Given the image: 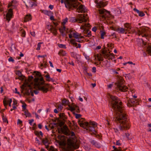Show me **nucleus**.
Listing matches in <instances>:
<instances>
[{
	"label": "nucleus",
	"mask_w": 151,
	"mask_h": 151,
	"mask_svg": "<svg viewBox=\"0 0 151 151\" xmlns=\"http://www.w3.org/2000/svg\"><path fill=\"white\" fill-rule=\"evenodd\" d=\"M127 102V105L129 107L134 106L135 104L137 103L136 100L133 99H129L128 100Z\"/></svg>",
	"instance_id": "f8f14e48"
},
{
	"label": "nucleus",
	"mask_w": 151,
	"mask_h": 151,
	"mask_svg": "<svg viewBox=\"0 0 151 151\" xmlns=\"http://www.w3.org/2000/svg\"><path fill=\"white\" fill-rule=\"evenodd\" d=\"M24 115L26 116V117H29L31 116V115L30 113L28 110H26L24 111Z\"/></svg>",
	"instance_id": "c85d7f7f"
},
{
	"label": "nucleus",
	"mask_w": 151,
	"mask_h": 151,
	"mask_svg": "<svg viewBox=\"0 0 151 151\" xmlns=\"http://www.w3.org/2000/svg\"><path fill=\"white\" fill-rule=\"evenodd\" d=\"M32 91V90L31 89H29L27 90H26L25 93V94L28 96L29 95Z\"/></svg>",
	"instance_id": "ea45409f"
},
{
	"label": "nucleus",
	"mask_w": 151,
	"mask_h": 151,
	"mask_svg": "<svg viewBox=\"0 0 151 151\" xmlns=\"http://www.w3.org/2000/svg\"><path fill=\"white\" fill-rule=\"evenodd\" d=\"M35 134L40 139V137H40V135H39V132L37 131H36L35 132Z\"/></svg>",
	"instance_id": "13d9d810"
},
{
	"label": "nucleus",
	"mask_w": 151,
	"mask_h": 151,
	"mask_svg": "<svg viewBox=\"0 0 151 151\" xmlns=\"http://www.w3.org/2000/svg\"><path fill=\"white\" fill-rule=\"evenodd\" d=\"M90 142L93 145L97 148H100L101 147L100 144L95 140L93 139L91 140L90 141Z\"/></svg>",
	"instance_id": "4468645a"
},
{
	"label": "nucleus",
	"mask_w": 151,
	"mask_h": 151,
	"mask_svg": "<svg viewBox=\"0 0 151 151\" xmlns=\"http://www.w3.org/2000/svg\"><path fill=\"white\" fill-rule=\"evenodd\" d=\"M29 124L31 125H32V123L34 121V120L33 119H31L30 120H29Z\"/></svg>",
	"instance_id": "e2e57ef3"
},
{
	"label": "nucleus",
	"mask_w": 151,
	"mask_h": 151,
	"mask_svg": "<svg viewBox=\"0 0 151 151\" xmlns=\"http://www.w3.org/2000/svg\"><path fill=\"white\" fill-rule=\"evenodd\" d=\"M32 1L33 2L30 1L27 4H26V7L28 8L29 7L32 8L34 6H37L36 0H32Z\"/></svg>",
	"instance_id": "ddd939ff"
},
{
	"label": "nucleus",
	"mask_w": 151,
	"mask_h": 151,
	"mask_svg": "<svg viewBox=\"0 0 151 151\" xmlns=\"http://www.w3.org/2000/svg\"><path fill=\"white\" fill-rule=\"evenodd\" d=\"M12 14L10 13H7L6 15V18L7 20L9 21L12 17Z\"/></svg>",
	"instance_id": "393cba45"
},
{
	"label": "nucleus",
	"mask_w": 151,
	"mask_h": 151,
	"mask_svg": "<svg viewBox=\"0 0 151 151\" xmlns=\"http://www.w3.org/2000/svg\"><path fill=\"white\" fill-rule=\"evenodd\" d=\"M77 10L78 12H86L85 7L82 5H80L77 9Z\"/></svg>",
	"instance_id": "f3484780"
},
{
	"label": "nucleus",
	"mask_w": 151,
	"mask_h": 151,
	"mask_svg": "<svg viewBox=\"0 0 151 151\" xmlns=\"http://www.w3.org/2000/svg\"><path fill=\"white\" fill-rule=\"evenodd\" d=\"M101 32V38L103 39L104 38V36L105 34V33L104 32L102 31Z\"/></svg>",
	"instance_id": "09e8293b"
},
{
	"label": "nucleus",
	"mask_w": 151,
	"mask_h": 151,
	"mask_svg": "<svg viewBox=\"0 0 151 151\" xmlns=\"http://www.w3.org/2000/svg\"><path fill=\"white\" fill-rule=\"evenodd\" d=\"M45 76L46 78V80L48 82L52 81L53 82L55 81V79L54 78L50 77L48 73L46 75H45Z\"/></svg>",
	"instance_id": "6ab92c4d"
},
{
	"label": "nucleus",
	"mask_w": 151,
	"mask_h": 151,
	"mask_svg": "<svg viewBox=\"0 0 151 151\" xmlns=\"http://www.w3.org/2000/svg\"><path fill=\"white\" fill-rule=\"evenodd\" d=\"M73 114L75 116V117L76 119H78L81 117V115L79 114H77L76 113L75 111H73Z\"/></svg>",
	"instance_id": "473e14b6"
},
{
	"label": "nucleus",
	"mask_w": 151,
	"mask_h": 151,
	"mask_svg": "<svg viewBox=\"0 0 151 151\" xmlns=\"http://www.w3.org/2000/svg\"><path fill=\"white\" fill-rule=\"evenodd\" d=\"M84 27H90V24L89 23H88V24L85 23L84 24V26H83V25L81 26V29H84V28L85 29V28Z\"/></svg>",
	"instance_id": "72a5a7b5"
},
{
	"label": "nucleus",
	"mask_w": 151,
	"mask_h": 151,
	"mask_svg": "<svg viewBox=\"0 0 151 151\" xmlns=\"http://www.w3.org/2000/svg\"><path fill=\"white\" fill-rule=\"evenodd\" d=\"M88 19V17L87 14H78L76 18L72 17L70 18V20L72 22H77L81 23L83 22H86Z\"/></svg>",
	"instance_id": "423d86ee"
},
{
	"label": "nucleus",
	"mask_w": 151,
	"mask_h": 151,
	"mask_svg": "<svg viewBox=\"0 0 151 151\" xmlns=\"http://www.w3.org/2000/svg\"><path fill=\"white\" fill-rule=\"evenodd\" d=\"M35 85L38 89L43 93H46L48 91L50 87V84L45 83V81L42 77L40 79L38 78H35L34 79Z\"/></svg>",
	"instance_id": "7ed1b4c3"
},
{
	"label": "nucleus",
	"mask_w": 151,
	"mask_h": 151,
	"mask_svg": "<svg viewBox=\"0 0 151 151\" xmlns=\"http://www.w3.org/2000/svg\"><path fill=\"white\" fill-rule=\"evenodd\" d=\"M26 106H27V105H26V104H25V103H24V104H23V105H22V107L23 109V111H24V110L25 111V110H26Z\"/></svg>",
	"instance_id": "603ef678"
},
{
	"label": "nucleus",
	"mask_w": 151,
	"mask_h": 151,
	"mask_svg": "<svg viewBox=\"0 0 151 151\" xmlns=\"http://www.w3.org/2000/svg\"><path fill=\"white\" fill-rule=\"evenodd\" d=\"M56 120H57L59 122V125L60 127H62L63 125H64L65 122H64L61 121L59 118H56Z\"/></svg>",
	"instance_id": "b1692460"
},
{
	"label": "nucleus",
	"mask_w": 151,
	"mask_h": 151,
	"mask_svg": "<svg viewBox=\"0 0 151 151\" xmlns=\"http://www.w3.org/2000/svg\"><path fill=\"white\" fill-rule=\"evenodd\" d=\"M117 81L115 83V85L117 89L122 92L127 91L128 88L126 86L124 85V81L123 78L121 76H117Z\"/></svg>",
	"instance_id": "39448f33"
},
{
	"label": "nucleus",
	"mask_w": 151,
	"mask_h": 151,
	"mask_svg": "<svg viewBox=\"0 0 151 151\" xmlns=\"http://www.w3.org/2000/svg\"><path fill=\"white\" fill-rule=\"evenodd\" d=\"M3 104H4V105L5 106H6L8 104L6 102V100H5L4 99V101H3Z\"/></svg>",
	"instance_id": "0e129e2a"
},
{
	"label": "nucleus",
	"mask_w": 151,
	"mask_h": 151,
	"mask_svg": "<svg viewBox=\"0 0 151 151\" xmlns=\"http://www.w3.org/2000/svg\"><path fill=\"white\" fill-rule=\"evenodd\" d=\"M68 130H69V129L66 125L64 126L63 128H60L61 131L66 135H67L68 134L67 132Z\"/></svg>",
	"instance_id": "dca6fc26"
},
{
	"label": "nucleus",
	"mask_w": 151,
	"mask_h": 151,
	"mask_svg": "<svg viewBox=\"0 0 151 151\" xmlns=\"http://www.w3.org/2000/svg\"><path fill=\"white\" fill-rule=\"evenodd\" d=\"M105 49L106 47H104V50L102 52L104 57L105 58H108L109 60L113 59L114 58V54L112 53H110V52L108 53L107 50H105Z\"/></svg>",
	"instance_id": "6e6552de"
},
{
	"label": "nucleus",
	"mask_w": 151,
	"mask_h": 151,
	"mask_svg": "<svg viewBox=\"0 0 151 151\" xmlns=\"http://www.w3.org/2000/svg\"><path fill=\"white\" fill-rule=\"evenodd\" d=\"M110 97L109 106L112 108L111 111L115 113L117 115L114 121L119 124V129L121 130L129 129L130 125L124 113L122 102L116 96L110 95Z\"/></svg>",
	"instance_id": "f257e3e1"
},
{
	"label": "nucleus",
	"mask_w": 151,
	"mask_h": 151,
	"mask_svg": "<svg viewBox=\"0 0 151 151\" xmlns=\"http://www.w3.org/2000/svg\"><path fill=\"white\" fill-rule=\"evenodd\" d=\"M34 79V77L32 76H29L28 81L29 82H30L31 81Z\"/></svg>",
	"instance_id": "c03bdc74"
},
{
	"label": "nucleus",
	"mask_w": 151,
	"mask_h": 151,
	"mask_svg": "<svg viewBox=\"0 0 151 151\" xmlns=\"http://www.w3.org/2000/svg\"><path fill=\"white\" fill-rule=\"evenodd\" d=\"M104 0H95V2L96 4L97 7L101 8L104 7L107 4L106 2L103 1Z\"/></svg>",
	"instance_id": "9b49d317"
},
{
	"label": "nucleus",
	"mask_w": 151,
	"mask_h": 151,
	"mask_svg": "<svg viewBox=\"0 0 151 151\" xmlns=\"http://www.w3.org/2000/svg\"><path fill=\"white\" fill-rule=\"evenodd\" d=\"M84 36L86 37H90L91 36V32L89 30L88 32L86 35H84Z\"/></svg>",
	"instance_id": "49530a36"
},
{
	"label": "nucleus",
	"mask_w": 151,
	"mask_h": 151,
	"mask_svg": "<svg viewBox=\"0 0 151 151\" xmlns=\"http://www.w3.org/2000/svg\"><path fill=\"white\" fill-rule=\"evenodd\" d=\"M58 47L60 48H66V47L65 45L62 44H59L58 45Z\"/></svg>",
	"instance_id": "79ce46f5"
},
{
	"label": "nucleus",
	"mask_w": 151,
	"mask_h": 151,
	"mask_svg": "<svg viewBox=\"0 0 151 151\" xmlns=\"http://www.w3.org/2000/svg\"><path fill=\"white\" fill-rule=\"evenodd\" d=\"M14 2H15V1H12L11 2H10L8 5V7H9L12 6H13L12 4L14 3Z\"/></svg>",
	"instance_id": "3c124183"
},
{
	"label": "nucleus",
	"mask_w": 151,
	"mask_h": 151,
	"mask_svg": "<svg viewBox=\"0 0 151 151\" xmlns=\"http://www.w3.org/2000/svg\"><path fill=\"white\" fill-rule=\"evenodd\" d=\"M54 150V148L52 146L50 147L49 149V151H53Z\"/></svg>",
	"instance_id": "338daca9"
},
{
	"label": "nucleus",
	"mask_w": 151,
	"mask_h": 151,
	"mask_svg": "<svg viewBox=\"0 0 151 151\" xmlns=\"http://www.w3.org/2000/svg\"><path fill=\"white\" fill-rule=\"evenodd\" d=\"M70 42L73 45L75 46H77L78 44L75 41H74V39H72L70 40Z\"/></svg>",
	"instance_id": "f704fd0d"
},
{
	"label": "nucleus",
	"mask_w": 151,
	"mask_h": 151,
	"mask_svg": "<svg viewBox=\"0 0 151 151\" xmlns=\"http://www.w3.org/2000/svg\"><path fill=\"white\" fill-rule=\"evenodd\" d=\"M72 35L73 37L75 39L79 37V34L76 32L72 33Z\"/></svg>",
	"instance_id": "c756f323"
},
{
	"label": "nucleus",
	"mask_w": 151,
	"mask_h": 151,
	"mask_svg": "<svg viewBox=\"0 0 151 151\" xmlns=\"http://www.w3.org/2000/svg\"><path fill=\"white\" fill-rule=\"evenodd\" d=\"M2 118L3 122H7V123H8V121L6 117L4 116L3 114V115H2Z\"/></svg>",
	"instance_id": "c9c22d12"
},
{
	"label": "nucleus",
	"mask_w": 151,
	"mask_h": 151,
	"mask_svg": "<svg viewBox=\"0 0 151 151\" xmlns=\"http://www.w3.org/2000/svg\"><path fill=\"white\" fill-rule=\"evenodd\" d=\"M68 20V19L67 18H65V19L64 20H63V22L62 23L63 25H65V24L67 22Z\"/></svg>",
	"instance_id": "37998d69"
},
{
	"label": "nucleus",
	"mask_w": 151,
	"mask_h": 151,
	"mask_svg": "<svg viewBox=\"0 0 151 151\" xmlns=\"http://www.w3.org/2000/svg\"><path fill=\"white\" fill-rule=\"evenodd\" d=\"M77 141V140H73L71 139H68L67 141L68 147L70 148L73 147L75 149L78 148L79 147V145L76 144Z\"/></svg>",
	"instance_id": "0eeeda50"
},
{
	"label": "nucleus",
	"mask_w": 151,
	"mask_h": 151,
	"mask_svg": "<svg viewBox=\"0 0 151 151\" xmlns=\"http://www.w3.org/2000/svg\"><path fill=\"white\" fill-rule=\"evenodd\" d=\"M133 10L136 12L138 14L139 16L140 17H143L145 15V14L142 12L140 11L136 8H134Z\"/></svg>",
	"instance_id": "aec40b11"
},
{
	"label": "nucleus",
	"mask_w": 151,
	"mask_h": 151,
	"mask_svg": "<svg viewBox=\"0 0 151 151\" xmlns=\"http://www.w3.org/2000/svg\"><path fill=\"white\" fill-rule=\"evenodd\" d=\"M74 40L75 41L79 42H81L82 41H83V40H82L80 38H79V37H77V38L74 39Z\"/></svg>",
	"instance_id": "4c0bfd02"
},
{
	"label": "nucleus",
	"mask_w": 151,
	"mask_h": 151,
	"mask_svg": "<svg viewBox=\"0 0 151 151\" xmlns=\"http://www.w3.org/2000/svg\"><path fill=\"white\" fill-rule=\"evenodd\" d=\"M40 139L42 141V142L43 145L46 146V144L48 143V140L47 137H45V139H42L41 137H40Z\"/></svg>",
	"instance_id": "4be33fe9"
},
{
	"label": "nucleus",
	"mask_w": 151,
	"mask_h": 151,
	"mask_svg": "<svg viewBox=\"0 0 151 151\" xmlns=\"http://www.w3.org/2000/svg\"><path fill=\"white\" fill-rule=\"evenodd\" d=\"M60 53H61V54L63 56L65 55V51H63V50H60Z\"/></svg>",
	"instance_id": "680f3d73"
},
{
	"label": "nucleus",
	"mask_w": 151,
	"mask_h": 151,
	"mask_svg": "<svg viewBox=\"0 0 151 151\" xmlns=\"http://www.w3.org/2000/svg\"><path fill=\"white\" fill-rule=\"evenodd\" d=\"M60 2L62 4L64 3L65 7L69 9V11L77 8L78 5L77 0H61Z\"/></svg>",
	"instance_id": "20e7f679"
},
{
	"label": "nucleus",
	"mask_w": 151,
	"mask_h": 151,
	"mask_svg": "<svg viewBox=\"0 0 151 151\" xmlns=\"http://www.w3.org/2000/svg\"><path fill=\"white\" fill-rule=\"evenodd\" d=\"M34 75H35V76H36L37 77H41V74L40 72L37 71H34Z\"/></svg>",
	"instance_id": "a878e982"
},
{
	"label": "nucleus",
	"mask_w": 151,
	"mask_h": 151,
	"mask_svg": "<svg viewBox=\"0 0 151 151\" xmlns=\"http://www.w3.org/2000/svg\"><path fill=\"white\" fill-rule=\"evenodd\" d=\"M8 60L9 62H14V60L11 57L9 58Z\"/></svg>",
	"instance_id": "4d7b16f0"
},
{
	"label": "nucleus",
	"mask_w": 151,
	"mask_h": 151,
	"mask_svg": "<svg viewBox=\"0 0 151 151\" xmlns=\"http://www.w3.org/2000/svg\"><path fill=\"white\" fill-rule=\"evenodd\" d=\"M147 30L144 28H141L140 29H138L137 33L139 36L141 35L142 37H146L147 36Z\"/></svg>",
	"instance_id": "9d476101"
},
{
	"label": "nucleus",
	"mask_w": 151,
	"mask_h": 151,
	"mask_svg": "<svg viewBox=\"0 0 151 151\" xmlns=\"http://www.w3.org/2000/svg\"><path fill=\"white\" fill-rule=\"evenodd\" d=\"M63 108V106L62 105H60L58 106V107L57 108L58 110V111H60Z\"/></svg>",
	"instance_id": "5fc2aeb1"
},
{
	"label": "nucleus",
	"mask_w": 151,
	"mask_h": 151,
	"mask_svg": "<svg viewBox=\"0 0 151 151\" xmlns=\"http://www.w3.org/2000/svg\"><path fill=\"white\" fill-rule=\"evenodd\" d=\"M97 29V28L96 27H94L92 28V30L94 32H96Z\"/></svg>",
	"instance_id": "774afa93"
},
{
	"label": "nucleus",
	"mask_w": 151,
	"mask_h": 151,
	"mask_svg": "<svg viewBox=\"0 0 151 151\" xmlns=\"http://www.w3.org/2000/svg\"><path fill=\"white\" fill-rule=\"evenodd\" d=\"M124 26L127 29V30H129V29H131V27L129 23H125L124 24Z\"/></svg>",
	"instance_id": "7c9ffc66"
},
{
	"label": "nucleus",
	"mask_w": 151,
	"mask_h": 151,
	"mask_svg": "<svg viewBox=\"0 0 151 151\" xmlns=\"http://www.w3.org/2000/svg\"><path fill=\"white\" fill-rule=\"evenodd\" d=\"M32 19L31 16L30 14L29 15H27L25 16L24 18V22H27Z\"/></svg>",
	"instance_id": "5701e85b"
},
{
	"label": "nucleus",
	"mask_w": 151,
	"mask_h": 151,
	"mask_svg": "<svg viewBox=\"0 0 151 151\" xmlns=\"http://www.w3.org/2000/svg\"><path fill=\"white\" fill-rule=\"evenodd\" d=\"M99 14L101 15V17L103 19H106V18L110 15L109 13L105 9H99Z\"/></svg>",
	"instance_id": "1a4fd4ad"
},
{
	"label": "nucleus",
	"mask_w": 151,
	"mask_h": 151,
	"mask_svg": "<svg viewBox=\"0 0 151 151\" xmlns=\"http://www.w3.org/2000/svg\"><path fill=\"white\" fill-rule=\"evenodd\" d=\"M127 29H124L122 28H118L116 29V31L118 32L119 33L123 34L124 33L127 31Z\"/></svg>",
	"instance_id": "a211bd4d"
},
{
	"label": "nucleus",
	"mask_w": 151,
	"mask_h": 151,
	"mask_svg": "<svg viewBox=\"0 0 151 151\" xmlns=\"http://www.w3.org/2000/svg\"><path fill=\"white\" fill-rule=\"evenodd\" d=\"M147 51L148 53L151 56V44H150L148 45Z\"/></svg>",
	"instance_id": "bb28decb"
},
{
	"label": "nucleus",
	"mask_w": 151,
	"mask_h": 151,
	"mask_svg": "<svg viewBox=\"0 0 151 151\" xmlns=\"http://www.w3.org/2000/svg\"><path fill=\"white\" fill-rule=\"evenodd\" d=\"M125 135L126 137H127V139L128 140H130V139L129 137V133H125Z\"/></svg>",
	"instance_id": "bf43d9fd"
},
{
	"label": "nucleus",
	"mask_w": 151,
	"mask_h": 151,
	"mask_svg": "<svg viewBox=\"0 0 151 151\" xmlns=\"http://www.w3.org/2000/svg\"><path fill=\"white\" fill-rule=\"evenodd\" d=\"M59 115V118L62 119L63 121H65L67 119V116L65 115L64 113H60Z\"/></svg>",
	"instance_id": "412c9836"
},
{
	"label": "nucleus",
	"mask_w": 151,
	"mask_h": 151,
	"mask_svg": "<svg viewBox=\"0 0 151 151\" xmlns=\"http://www.w3.org/2000/svg\"><path fill=\"white\" fill-rule=\"evenodd\" d=\"M12 101V100L11 99H10L9 101L8 102L9 103V106H11V103Z\"/></svg>",
	"instance_id": "052dcab7"
},
{
	"label": "nucleus",
	"mask_w": 151,
	"mask_h": 151,
	"mask_svg": "<svg viewBox=\"0 0 151 151\" xmlns=\"http://www.w3.org/2000/svg\"><path fill=\"white\" fill-rule=\"evenodd\" d=\"M96 56L98 58V59L99 61H103V59L102 56L101 54H97L96 55Z\"/></svg>",
	"instance_id": "cd10ccee"
},
{
	"label": "nucleus",
	"mask_w": 151,
	"mask_h": 151,
	"mask_svg": "<svg viewBox=\"0 0 151 151\" xmlns=\"http://www.w3.org/2000/svg\"><path fill=\"white\" fill-rule=\"evenodd\" d=\"M42 42H39L38 44H37V47L36 48V50H39L40 49V45L41 44H42Z\"/></svg>",
	"instance_id": "de8ad7c7"
},
{
	"label": "nucleus",
	"mask_w": 151,
	"mask_h": 151,
	"mask_svg": "<svg viewBox=\"0 0 151 151\" xmlns=\"http://www.w3.org/2000/svg\"><path fill=\"white\" fill-rule=\"evenodd\" d=\"M35 140L36 141H37V143L38 144V145H40L41 144V143L37 137L36 138Z\"/></svg>",
	"instance_id": "69168bd1"
},
{
	"label": "nucleus",
	"mask_w": 151,
	"mask_h": 151,
	"mask_svg": "<svg viewBox=\"0 0 151 151\" xmlns=\"http://www.w3.org/2000/svg\"><path fill=\"white\" fill-rule=\"evenodd\" d=\"M75 111L77 113H79L80 112V110L79 107L76 105H75Z\"/></svg>",
	"instance_id": "2f4dec72"
},
{
	"label": "nucleus",
	"mask_w": 151,
	"mask_h": 151,
	"mask_svg": "<svg viewBox=\"0 0 151 151\" xmlns=\"http://www.w3.org/2000/svg\"><path fill=\"white\" fill-rule=\"evenodd\" d=\"M22 36L23 37H25V32L24 30H23L22 32Z\"/></svg>",
	"instance_id": "6e6d98bb"
},
{
	"label": "nucleus",
	"mask_w": 151,
	"mask_h": 151,
	"mask_svg": "<svg viewBox=\"0 0 151 151\" xmlns=\"http://www.w3.org/2000/svg\"><path fill=\"white\" fill-rule=\"evenodd\" d=\"M48 26L50 27V28H48V29L50 30L51 32H52L55 35H57V30L56 28L54 27L52 25H48Z\"/></svg>",
	"instance_id": "2eb2a0df"
},
{
	"label": "nucleus",
	"mask_w": 151,
	"mask_h": 151,
	"mask_svg": "<svg viewBox=\"0 0 151 151\" xmlns=\"http://www.w3.org/2000/svg\"><path fill=\"white\" fill-rule=\"evenodd\" d=\"M85 120L84 118H82L78 120V124L81 127L84 129H86L87 130L91 132L92 134H93L96 135V128L97 127V124L95 122L91 121L89 124L88 122H83Z\"/></svg>",
	"instance_id": "f03ea898"
},
{
	"label": "nucleus",
	"mask_w": 151,
	"mask_h": 151,
	"mask_svg": "<svg viewBox=\"0 0 151 151\" xmlns=\"http://www.w3.org/2000/svg\"><path fill=\"white\" fill-rule=\"evenodd\" d=\"M89 31V30L88 29H86V28L84 29L83 31V33L84 34H86V35L87 34L88 32Z\"/></svg>",
	"instance_id": "8fccbe9b"
},
{
	"label": "nucleus",
	"mask_w": 151,
	"mask_h": 151,
	"mask_svg": "<svg viewBox=\"0 0 151 151\" xmlns=\"http://www.w3.org/2000/svg\"><path fill=\"white\" fill-rule=\"evenodd\" d=\"M69 106L71 111L73 113V111H75V104L73 105V106Z\"/></svg>",
	"instance_id": "a19ab883"
},
{
	"label": "nucleus",
	"mask_w": 151,
	"mask_h": 151,
	"mask_svg": "<svg viewBox=\"0 0 151 151\" xmlns=\"http://www.w3.org/2000/svg\"><path fill=\"white\" fill-rule=\"evenodd\" d=\"M43 12L45 14L48 15L50 14L51 13V12L50 11L44 10Z\"/></svg>",
	"instance_id": "58836bf2"
},
{
	"label": "nucleus",
	"mask_w": 151,
	"mask_h": 151,
	"mask_svg": "<svg viewBox=\"0 0 151 151\" xmlns=\"http://www.w3.org/2000/svg\"><path fill=\"white\" fill-rule=\"evenodd\" d=\"M62 103L64 105H67L69 103L68 101L67 100L65 99H64L62 101Z\"/></svg>",
	"instance_id": "e433bc0d"
},
{
	"label": "nucleus",
	"mask_w": 151,
	"mask_h": 151,
	"mask_svg": "<svg viewBox=\"0 0 151 151\" xmlns=\"http://www.w3.org/2000/svg\"><path fill=\"white\" fill-rule=\"evenodd\" d=\"M25 78V76L23 75H21V76H19L18 77V78L20 80H23L24 79V78Z\"/></svg>",
	"instance_id": "a18cd8bd"
},
{
	"label": "nucleus",
	"mask_w": 151,
	"mask_h": 151,
	"mask_svg": "<svg viewBox=\"0 0 151 151\" xmlns=\"http://www.w3.org/2000/svg\"><path fill=\"white\" fill-rule=\"evenodd\" d=\"M16 74L18 76V77L19 76H21V75H22V74L21 72H20L19 71H17L16 73Z\"/></svg>",
	"instance_id": "864d4df0"
}]
</instances>
